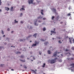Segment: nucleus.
I'll use <instances>...</instances> for the list:
<instances>
[{"mask_svg":"<svg viewBox=\"0 0 74 74\" xmlns=\"http://www.w3.org/2000/svg\"><path fill=\"white\" fill-rule=\"evenodd\" d=\"M58 43L60 44H61L62 43V42L61 41V40H58Z\"/></svg>","mask_w":74,"mask_h":74,"instance_id":"obj_20","label":"nucleus"},{"mask_svg":"<svg viewBox=\"0 0 74 74\" xmlns=\"http://www.w3.org/2000/svg\"><path fill=\"white\" fill-rule=\"evenodd\" d=\"M20 57L21 58H23L24 57V55H21V56Z\"/></svg>","mask_w":74,"mask_h":74,"instance_id":"obj_24","label":"nucleus"},{"mask_svg":"<svg viewBox=\"0 0 74 74\" xmlns=\"http://www.w3.org/2000/svg\"><path fill=\"white\" fill-rule=\"evenodd\" d=\"M13 7H11V11H13Z\"/></svg>","mask_w":74,"mask_h":74,"instance_id":"obj_31","label":"nucleus"},{"mask_svg":"<svg viewBox=\"0 0 74 74\" xmlns=\"http://www.w3.org/2000/svg\"><path fill=\"white\" fill-rule=\"evenodd\" d=\"M58 38H59V39H61V38H60V37H58Z\"/></svg>","mask_w":74,"mask_h":74,"instance_id":"obj_58","label":"nucleus"},{"mask_svg":"<svg viewBox=\"0 0 74 74\" xmlns=\"http://www.w3.org/2000/svg\"><path fill=\"white\" fill-rule=\"evenodd\" d=\"M30 42H32V41L31 40H30Z\"/></svg>","mask_w":74,"mask_h":74,"instance_id":"obj_60","label":"nucleus"},{"mask_svg":"<svg viewBox=\"0 0 74 74\" xmlns=\"http://www.w3.org/2000/svg\"><path fill=\"white\" fill-rule=\"evenodd\" d=\"M52 39L53 40H54V38H52Z\"/></svg>","mask_w":74,"mask_h":74,"instance_id":"obj_56","label":"nucleus"},{"mask_svg":"<svg viewBox=\"0 0 74 74\" xmlns=\"http://www.w3.org/2000/svg\"><path fill=\"white\" fill-rule=\"evenodd\" d=\"M32 71L34 72L35 73H36V72L34 70H32Z\"/></svg>","mask_w":74,"mask_h":74,"instance_id":"obj_32","label":"nucleus"},{"mask_svg":"<svg viewBox=\"0 0 74 74\" xmlns=\"http://www.w3.org/2000/svg\"><path fill=\"white\" fill-rule=\"evenodd\" d=\"M60 17H59V16L58 15L57 16V18H56V21H58L59 18H60Z\"/></svg>","mask_w":74,"mask_h":74,"instance_id":"obj_10","label":"nucleus"},{"mask_svg":"<svg viewBox=\"0 0 74 74\" xmlns=\"http://www.w3.org/2000/svg\"><path fill=\"white\" fill-rule=\"evenodd\" d=\"M4 44H5V45H6L7 44V43H6V42H5V43H4Z\"/></svg>","mask_w":74,"mask_h":74,"instance_id":"obj_52","label":"nucleus"},{"mask_svg":"<svg viewBox=\"0 0 74 74\" xmlns=\"http://www.w3.org/2000/svg\"><path fill=\"white\" fill-rule=\"evenodd\" d=\"M28 1L29 4L32 3H33V1L32 0H29Z\"/></svg>","mask_w":74,"mask_h":74,"instance_id":"obj_7","label":"nucleus"},{"mask_svg":"<svg viewBox=\"0 0 74 74\" xmlns=\"http://www.w3.org/2000/svg\"><path fill=\"white\" fill-rule=\"evenodd\" d=\"M29 58H27V60H29Z\"/></svg>","mask_w":74,"mask_h":74,"instance_id":"obj_62","label":"nucleus"},{"mask_svg":"<svg viewBox=\"0 0 74 74\" xmlns=\"http://www.w3.org/2000/svg\"><path fill=\"white\" fill-rule=\"evenodd\" d=\"M48 44H49V42L47 41L45 43V44L46 45H47Z\"/></svg>","mask_w":74,"mask_h":74,"instance_id":"obj_15","label":"nucleus"},{"mask_svg":"<svg viewBox=\"0 0 74 74\" xmlns=\"http://www.w3.org/2000/svg\"><path fill=\"white\" fill-rule=\"evenodd\" d=\"M73 43L74 44V39H73Z\"/></svg>","mask_w":74,"mask_h":74,"instance_id":"obj_50","label":"nucleus"},{"mask_svg":"<svg viewBox=\"0 0 74 74\" xmlns=\"http://www.w3.org/2000/svg\"><path fill=\"white\" fill-rule=\"evenodd\" d=\"M32 35H29V36H28V37H27V38H30V37H32Z\"/></svg>","mask_w":74,"mask_h":74,"instance_id":"obj_21","label":"nucleus"},{"mask_svg":"<svg viewBox=\"0 0 74 74\" xmlns=\"http://www.w3.org/2000/svg\"><path fill=\"white\" fill-rule=\"evenodd\" d=\"M63 23V22H60V24H62Z\"/></svg>","mask_w":74,"mask_h":74,"instance_id":"obj_40","label":"nucleus"},{"mask_svg":"<svg viewBox=\"0 0 74 74\" xmlns=\"http://www.w3.org/2000/svg\"><path fill=\"white\" fill-rule=\"evenodd\" d=\"M46 19V18H43V20H45Z\"/></svg>","mask_w":74,"mask_h":74,"instance_id":"obj_33","label":"nucleus"},{"mask_svg":"<svg viewBox=\"0 0 74 74\" xmlns=\"http://www.w3.org/2000/svg\"><path fill=\"white\" fill-rule=\"evenodd\" d=\"M44 12V11L43 10H41V12Z\"/></svg>","mask_w":74,"mask_h":74,"instance_id":"obj_44","label":"nucleus"},{"mask_svg":"<svg viewBox=\"0 0 74 74\" xmlns=\"http://www.w3.org/2000/svg\"><path fill=\"white\" fill-rule=\"evenodd\" d=\"M69 51V50L66 49V51Z\"/></svg>","mask_w":74,"mask_h":74,"instance_id":"obj_55","label":"nucleus"},{"mask_svg":"<svg viewBox=\"0 0 74 74\" xmlns=\"http://www.w3.org/2000/svg\"><path fill=\"white\" fill-rule=\"evenodd\" d=\"M22 8H25V6L24 5L22 6Z\"/></svg>","mask_w":74,"mask_h":74,"instance_id":"obj_42","label":"nucleus"},{"mask_svg":"<svg viewBox=\"0 0 74 74\" xmlns=\"http://www.w3.org/2000/svg\"><path fill=\"white\" fill-rule=\"evenodd\" d=\"M22 10H25V9H24L23 8H21V9H20L21 11Z\"/></svg>","mask_w":74,"mask_h":74,"instance_id":"obj_26","label":"nucleus"},{"mask_svg":"<svg viewBox=\"0 0 74 74\" xmlns=\"http://www.w3.org/2000/svg\"><path fill=\"white\" fill-rule=\"evenodd\" d=\"M43 17H41V16H39L38 17V19H42V18Z\"/></svg>","mask_w":74,"mask_h":74,"instance_id":"obj_19","label":"nucleus"},{"mask_svg":"<svg viewBox=\"0 0 74 74\" xmlns=\"http://www.w3.org/2000/svg\"><path fill=\"white\" fill-rule=\"evenodd\" d=\"M23 67L26 69H27V67L25 65H24V66H23Z\"/></svg>","mask_w":74,"mask_h":74,"instance_id":"obj_18","label":"nucleus"},{"mask_svg":"<svg viewBox=\"0 0 74 74\" xmlns=\"http://www.w3.org/2000/svg\"><path fill=\"white\" fill-rule=\"evenodd\" d=\"M37 33H36L34 34V35H33V36L34 37H35L36 38V37L37 36Z\"/></svg>","mask_w":74,"mask_h":74,"instance_id":"obj_11","label":"nucleus"},{"mask_svg":"<svg viewBox=\"0 0 74 74\" xmlns=\"http://www.w3.org/2000/svg\"><path fill=\"white\" fill-rule=\"evenodd\" d=\"M35 44H33L32 46V47H34L35 46H37V45H38L39 43V42H38L37 41H35Z\"/></svg>","mask_w":74,"mask_h":74,"instance_id":"obj_3","label":"nucleus"},{"mask_svg":"<svg viewBox=\"0 0 74 74\" xmlns=\"http://www.w3.org/2000/svg\"><path fill=\"white\" fill-rule=\"evenodd\" d=\"M21 23H22V24H23V22L22 21H21Z\"/></svg>","mask_w":74,"mask_h":74,"instance_id":"obj_45","label":"nucleus"},{"mask_svg":"<svg viewBox=\"0 0 74 74\" xmlns=\"http://www.w3.org/2000/svg\"><path fill=\"white\" fill-rule=\"evenodd\" d=\"M3 65H4L3 64H1L0 66H1L2 67V66H3Z\"/></svg>","mask_w":74,"mask_h":74,"instance_id":"obj_41","label":"nucleus"},{"mask_svg":"<svg viewBox=\"0 0 74 74\" xmlns=\"http://www.w3.org/2000/svg\"><path fill=\"white\" fill-rule=\"evenodd\" d=\"M39 54H40V55H41V53L40 51H39Z\"/></svg>","mask_w":74,"mask_h":74,"instance_id":"obj_39","label":"nucleus"},{"mask_svg":"<svg viewBox=\"0 0 74 74\" xmlns=\"http://www.w3.org/2000/svg\"><path fill=\"white\" fill-rule=\"evenodd\" d=\"M56 29L55 28H54L53 29V31L52 30L51 31V33L52 34H53V33L54 34H55L56 33V32H55Z\"/></svg>","mask_w":74,"mask_h":74,"instance_id":"obj_4","label":"nucleus"},{"mask_svg":"<svg viewBox=\"0 0 74 74\" xmlns=\"http://www.w3.org/2000/svg\"><path fill=\"white\" fill-rule=\"evenodd\" d=\"M2 34H4V32H3V31L2 30Z\"/></svg>","mask_w":74,"mask_h":74,"instance_id":"obj_35","label":"nucleus"},{"mask_svg":"<svg viewBox=\"0 0 74 74\" xmlns=\"http://www.w3.org/2000/svg\"><path fill=\"white\" fill-rule=\"evenodd\" d=\"M52 11H53L54 12V13H55L56 12V9H54V8H53L52 9Z\"/></svg>","mask_w":74,"mask_h":74,"instance_id":"obj_9","label":"nucleus"},{"mask_svg":"<svg viewBox=\"0 0 74 74\" xmlns=\"http://www.w3.org/2000/svg\"><path fill=\"white\" fill-rule=\"evenodd\" d=\"M70 66H71L72 67H70L71 70L72 72H73L74 70V64L72 63L70 64Z\"/></svg>","mask_w":74,"mask_h":74,"instance_id":"obj_2","label":"nucleus"},{"mask_svg":"<svg viewBox=\"0 0 74 74\" xmlns=\"http://www.w3.org/2000/svg\"><path fill=\"white\" fill-rule=\"evenodd\" d=\"M31 61H32V62L33 61V60H32Z\"/></svg>","mask_w":74,"mask_h":74,"instance_id":"obj_64","label":"nucleus"},{"mask_svg":"<svg viewBox=\"0 0 74 74\" xmlns=\"http://www.w3.org/2000/svg\"><path fill=\"white\" fill-rule=\"evenodd\" d=\"M38 22H39V23H41V21H38Z\"/></svg>","mask_w":74,"mask_h":74,"instance_id":"obj_53","label":"nucleus"},{"mask_svg":"<svg viewBox=\"0 0 74 74\" xmlns=\"http://www.w3.org/2000/svg\"><path fill=\"white\" fill-rule=\"evenodd\" d=\"M1 10L0 9V12H1Z\"/></svg>","mask_w":74,"mask_h":74,"instance_id":"obj_59","label":"nucleus"},{"mask_svg":"<svg viewBox=\"0 0 74 74\" xmlns=\"http://www.w3.org/2000/svg\"><path fill=\"white\" fill-rule=\"evenodd\" d=\"M45 63H44V64H43V66H42L43 67H45Z\"/></svg>","mask_w":74,"mask_h":74,"instance_id":"obj_29","label":"nucleus"},{"mask_svg":"<svg viewBox=\"0 0 74 74\" xmlns=\"http://www.w3.org/2000/svg\"><path fill=\"white\" fill-rule=\"evenodd\" d=\"M5 10H6L7 11L9 10V8L8 7V8L5 7Z\"/></svg>","mask_w":74,"mask_h":74,"instance_id":"obj_13","label":"nucleus"},{"mask_svg":"<svg viewBox=\"0 0 74 74\" xmlns=\"http://www.w3.org/2000/svg\"><path fill=\"white\" fill-rule=\"evenodd\" d=\"M5 37V35H4V36H3V37Z\"/></svg>","mask_w":74,"mask_h":74,"instance_id":"obj_57","label":"nucleus"},{"mask_svg":"<svg viewBox=\"0 0 74 74\" xmlns=\"http://www.w3.org/2000/svg\"><path fill=\"white\" fill-rule=\"evenodd\" d=\"M42 30L43 32L45 31L46 30V28L45 27H44L42 29Z\"/></svg>","mask_w":74,"mask_h":74,"instance_id":"obj_12","label":"nucleus"},{"mask_svg":"<svg viewBox=\"0 0 74 74\" xmlns=\"http://www.w3.org/2000/svg\"><path fill=\"white\" fill-rule=\"evenodd\" d=\"M23 15L22 13H21L20 16L21 17Z\"/></svg>","mask_w":74,"mask_h":74,"instance_id":"obj_34","label":"nucleus"},{"mask_svg":"<svg viewBox=\"0 0 74 74\" xmlns=\"http://www.w3.org/2000/svg\"><path fill=\"white\" fill-rule=\"evenodd\" d=\"M32 53H33L32 52H30V54H32Z\"/></svg>","mask_w":74,"mask_h":74,"instance_id":"obj_51","label":"nucleus"},{"mask_svg":"<svg viewBox=\"0 0 74 74\" xmlns=\"http://www.w3.org/2000/svg\"><path fill=\"white\" fill-rule=\"evenodd\" d=\"M74 59V58H70V60H73Z\"/></svg>","mask_w":74,"mask_h":74,"instance_id":"obj_23","label":"nucleus"},{"mask_svg":"<svg viewBox=\"0 0 74 74\" xmlns=\"http://www.w3.org/2000/svg\"><path fill=\"white\" fill-rule=\"evenodd\" d=\"M57 58H55L54 59H52L50 60H49L50 61V63L52 64L54 63L55 62H56V60L57 59Z\"/></svg>","mask_w":74,"mask_h":74,"instance_id":"obj_1","label":"nucleus"},{"mask_svg":"<svg viewBox=\"0 0 74 74\" xmlns=\"http://www.w3.org/2000/svg\"><path fill=\"white\" fill-rule=\"evenodd\" d=\"M21 53V52L20 51H17V54H18V53Z\"/></svg>","mask_w":74,"mask_h":74,"instance_id":"obj_22","label":"nucleus"},{"mask_svg":"<svg viewBox=\"0 0 74 74\" xmlns=\"http://www.w3.org/2000/svg\"><path fill=\"white\" fill-rule=\"evenodd\" d=\"M38 20L37 19H35L34 22V25L35 26H37L38 25V24L36 25V23L37 21Z\"/></svg>","mask_w":74,"mask_h":74,"instance_id":"obj_6","label":"nucleus"},{"mask_svg":"<svg viewBox=\"0 0 74 74\" xmlns=\"http://www.w3.org/2000/svg\"><path fill=\"white\" fill-rule=\"evenodd\" d=\"M14 21H15V23H18V21H16V19Z\"/></svg>","mask_w":74,"mask_h":74,"instance_id":"obj_28","label":"nucleus"},{"mask_svg":"<svg viewBox=\"0 0 74 74\" xmlns=\"http://www.w3.org/2000/svg\"><path fill=\"white\" fill-rule=\"evenodd\" d=\"M69 42H70V43L71 44L72 43V42H71L72 38H69Z\"/></svg>","mask_w":74,"mask_h":74,"instance_id":"obj_8","label":"nucleus"},{"mask_svg":"<svg viewBox=\"0 0 74 74\" xmlns=\"http://www.w3.org/2000/svg\"><path fill=\"white\" fill-rule=\"evenodd\" d=\"M0 0V5H1L2 3V2Z\"/></svg>","mask_w":74,"mask_h":74,"instance_id":"obj_37","label":"nucleus"},{"mask_svg":"<svg viewBox=\"0 0 74 74\" xmlns=\"http://www.w3.org/2000/svg\"><path fill=\"white\" fill-rule=\"evenodd\" d=\"M54 13H56V15H58V13H57L56 12H55Z\"/></svg>","mask_w":74,"mask_h":74,"instance_id":"obj_36","label":"nucleus"},{"mask_svg":"<svg viewBox=\"0 0 74 74\" xmlns=\"http://www.w3.org/2000/svg\"><path fill=\"white\" fill-rule=\"evenodd\" d=\"M54 18H55V17L54 16H52V18H51V19L52 20H53V19Z\"/></svg>","mask_w":74,"mask_h":74,"instance_id":"obj_25","label":"nucleus"},{"mask_svg":"<svg viewBox=\"0 0 74 74\" xmlns=\"http://www.w3.org/2000/svg\"><path fill=\"white\" fill-rule=\"evenodd\" d=\"M69 54V55H71V54L70 53H66V54Z\"/></svg>","mask_w":74,"mask_h":74,"instance_id":"obj_38","label":"nucleus"},{"mask_svg":"<svg viewBox=\"0 0 74 74\" xmlns=\"http://www.w3.org/2000/svg\"><path fill=\"white\" fill-rule=\"evenodd\" d=\"M32 27H31L30 28V29H32Z\"/></svg>","mask_w":74,"mask_h":74,"instance_id":"obj_48","label":"nucleus"},{"mask_svg":"<svg viewBox=\"0 0 74 74\" xmlns=\"http://www.w3.org/2000/svg\"><path fill=\"white\" fill-rule=\"evenodd\" d=\"M25 40H26V39H23V40L21 39L20 40V42L24 41Z\"/></svg>","mask_w":74,"mask_h":74,"instance_id":"obj_14","label":"nucleus"},{"mask_svg":"<svg viewBox=\"0 0 74 74\" xmlns=\"http://www.w3.org/2000/svg\"><path fill=\"white\" fill-rule=\"evenodd\" d=\"M11 71H14V69H11Z\"/></svg>","mask_w":74,"mask_h":74,"instance_id":"obj_49","label":"nucleus"},{"mask_svg":"<svg viewBox=\"0 0 74 74\" xmlns=\"http://www.w3.org/2000/svg\"><path fill=\"white\" fill-rule=\"evenodd\" d=\"M41 14H42V15H44V14L42 12H41Z\"/></svg>","mask_w":74,"mask_h":74,"instance_id":"obj_46","label":"nucleus"},{"mask_svg":"<svg viewBox=\"0 0 74 74\" xmlns=\"http://www.w3.org/2000/svg\"><path fill=\"white\" fill-rule=\"evenodd\" d=\"M7 30L8 31H9L10 30V29L9 28H8V29H7Z\"/></svg>","mask_w":74,"mask_h":74,"instance_id":"obj_43","label":"nucleus"},{"mask_svg":"<svg viewBox=\"0 0 74 74\" xmlns=\"http://www.w3.org/2000/svg\"><path fill=\"white\" fill-rule=\"evenodd\" d=\"M41 41H43H43H45V40H44V39H42L41 40Z\"/></svg>","mask_w":74,"mask_h":74,"instance_id":"obj_30","label":"nucleus"},{"mask_svg":"<svg viewBox=\"0 0 74 74\" xmlns=\"http://www.w3.org/2000/svg\"><path fill=\"white\" fill-rule=\"evenodd\" d=\"M71 14L70 13L68 14H67L68 16H71Z\"/></svg>","mask_w":74,"mask_h":74,"instance_id":"obj_27","label":"nucleus"},{"mask_svg":"<svg viewBox=\"0 0 74 74\" xmlns=\"http://www.w3.org/2000/svg\"><path fill=\"white\" fill-rule=\"evenodd\" d=\"M20 60L21 61H22V62H25V60H21V59H20Z\"/></svg>","mask_w":74,"mask_h":74,"instance_id":"obj_17","label":"nucleus"},{"mask_svg":"<svg viewBox=\"0 0 74 74\" xmlns=\"http://www.w3.org/2000/svg\"><path fill=\"white\" fill-rule=\"evenodd\" d=\"M57 52H55L54 53V54H53V56H52V58H54V57H56L57 56Z\"/></svg>","mask_w":74,"mask_h":74,"instance_id":"obj_5","label":"nucleus"},{"mask_svg":"<svg viewBox=\"0 0 74 74\" xmlns=\"http://www.w3.org/2000/svg\"><path fill=\"white\" fill-rule=\"evenodd\" d=\"M47 53H48V54H51V51L50 50L47 51Z\"/></svg>","mask_w":74,"mask_h":74,"instance_id":"obj_16","label":"nucleus"},{"mask_svg":"<svg viewBox=\"0 0 74 74\" xmlns=\"http://www.w3.org/2000/svg\"><path fill=\"white\" fill-rule=\"evenodd\" d=\"M13 32H14V31H12L11 32V33H13Z\"/></svg>","mask_w":74,"mask_h":74,"instance_id":"obj_54","label":"nucleus"},{"mask_svg":"<svg viewBox=\"0 0 74 74\" xmlns=\"http://www.w3.org/2000/svg\"><path fill=\"white\" fill-rule=\"evenodd\" d=\"M35 59H36L35 58H33V60H35Z\"/></svg>","mask_w":74,"mask_h":74,"instance_id":"obj_61","label":"nucleus"},{"mask_svg":"<svg viewBox=\"0 0 74 74\" xmlns=\"http://www.w3.org/2000/svg\"><path fill=\"white\" fill-rule=\"evenodd\" d=\"M62 61L61 60H59V62H62Z\"/></svg>","mask_w":74,"mask_h":74,"instance_id":"obj_47","label":"nucleus"},{"mask_svg":"<svg viewBox=\"0 0 74 74\" xmlns=\"http://www.w3.org/2000/svg\"><path fill=\"white\" fill-rule=\"evenodd\" d=\"M60 53V52H58V53Z\"/></svg>","mask_w":74,"mask_h":74,"instance_id":"obj_63","label":"nucleus"}]
</instances>
